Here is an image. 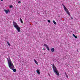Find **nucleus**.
<instances>
[{
    "instance_id": "obj_1",
    "label": "nucleus",
    "mask_w": 80,
    "mask_h": 80,
    "mask_svg": "<svg viewBox=\"0 0 80 80\" xmlns=\"http://www.w3.org/2000/svg\"><path fill=\"white\" fill-rule=\"evenodd\" d=\"M7 60L8 64L9 67L11 70H13V72H15L16 71V69H14V65H13V63L12 62V61H11L10 57H9L8 58H7Z\"/></svg>"
},
{
    "instance_id": "obj_2",
    "label": "nucleus",
    "mask_w": 80,
    "mask_h": 80,
    "mask_svg": "<svg viewBox=\"0 0 80 80\" xmlns=\"http://www.w3.org/2000/svg\"><path fill=\"white\" fill-rule=\"evenodd\" d=\"M13 24L15 28L18 31V32H20V27L18 26L17 23L13 21Z\"/></svg>"
},
{
    "instance_id": "obj_3",
    "label": "nucleus",
    "mask_w": 80,
    "mask_h": 80,
    "mask_svg": "<svg viewBox=\"0 0 80 80\" xmlns=\"http://www.w3.org/2000/svg\"><path fill=\"white\" fill-rule=\"evenodd\" d=\"M62 5L63 6V7L64 8V10L66 12V13H67V14L69 16H70V12H69V11H68V9L65 7V5H63V4H62Z\"/></svg>"
},
{
    "instance_id": "obj_4",
    "label": "nucleus",
    "mask_w": 80,
    "mask_h": 80,
    "mask_svg": "<svg viewBox=\"0 0 80 80\" xmlns=\"http://www.w3.org/2000/svg\"><path fill=\"white\" fill-rule=\"evenodd\" d=\"M53 66V69L54 72H55V71H57V68L55 67V65L54 64L52 65Z\"/></svg>"
},
{
    "instance_id": "obj_5",
    "label": "nucleus",
    "mask_w": 80,
    "mask_h": 80,
    "mask_svg": "<svg viewBox=\"0 0 80 80\" xmlns=\"http://www.w3.org/2000/svg\"><path fill=\"white\" fill-rule=\"evenodd\" d=\"M54 72L58 76H59V75H60V74L59 73V72H58V70H57V71H54Z\"/></svg>"
},
{
    "instance_id": "obj_6",
    "label": "nucleus",
    "mask_w": 80,
    "mask_h": 80,
    "mask_svg": "<svg viewBox=\"0 0 80 80\" xmlns=\"http://www.w3.org/2000/svg\"><path fill=\"white\" fill-rule=\"evenodd\" d=\"M36 72L38 75H40V70L39 69H37Z\"/></svg>"
},
{
    "instance_id": "obj_7",
    "label": "nucleus",
    "mask_w": 80,
    "mask_h": 80,
    "mask_svg": "<svg viewBox=\"0 0 80 80\" xmlns=\"http://www.w3.org/2000/svg\"><path fill=\"white\" fill-rule=\"evenodd\" d=\"M4 11L5 12H6V13H8V12H10L9 10H5Z\"/></svg>"
},
{
    "instance_id": "obj_8",
    "label": "nucleus",
    "mask_w": 80,
    "mask_h": 80,
    "mask_svg": "<svg viewBox=\"0 0 80 80\" xmlns=\"http://www.w3.org/2000/svg\"><path fill=\"white\" fill-rule=\"evenodd\" d=\"M54 51H55V49H54V48H51V52H54Z\"/></svg>"
},
{
    "instance_id": "obj_9",
    "label": "nucleus",
    "mask_w": 80,
    "mask_h": 80,
    "mask_svg": "<svg viewBox=\"0 0 80 80\" xmlns=\"http://www.w3.org/2000/svg\"><path fill=\"white\" fill-rule=\"evenodd\" d=\"M72 35L75 38H77V36H75V34H72Z\"/></svg>"
},
{
    "instance_id": "obj_10",
    "label": "nucleus",
    "mask_w": 80,
    "mask_h": 80,
    "mask_svg": "<svg viewBox=\"0 0 80 80\" xmlns=\"http://www.w3.org/2000/svg\"><path fill=\"white\" fill-rule=\"evenodd\" d=\"M20 20L21 21V23H23V21H22V18H20Z\"/></svg>"
},
{
    "instance_id": "obj_11",
    "label": "nucleus",
    "mask_w": 80,
    "mask_h": 80,
    "mask_svg": "<svg viewBox=\"0 0 80 80\" xmlns=\"http://www.w3.org/2000/svg\"><path fill=\"white\" fill-rule=\"evenodd\" d=\"M34 62L35 63H36L37 65H38V62L37 61V60L34 59Z\"/></svg>"
},
{
    "instance_id": "obj_12",
    "label": "nucleus",
    "mask_w": 80,
    "mask_h": 80,
    "mask_svg": "<svg viewBox=\"0 0 80 80\" xmlns=\"http://www.w3.org/2000/svg\"><path fill=\"white\" fill-rule=\"evenodd\" d=\"M53 23H54L55 25H57V22L54 20L53 21Z\"/></svg>"
},
{
    "instance_id": "obj_13",
    "label": "nucleus",
    "mask_w": 80,
    "mask_h": 80,
    "mask_svg": "<svg viewBox=\"0 0 80 80\" xmlns=\"http://www.w3.org/2000/svg\"><path fill=\"white\" fill-rule=\"evenodd\" d=\"M7 43L8 45H9V46H10V43H9V42H7Z\"/></svg>"
},
{
    "instance_id": "obj_14",
    "label": "nucleus",
    "mask_w": 80,
    "mask_h": 80,
    "mask_svg": "<svg viewBox=\"0 0 80 80\" xmlns=\"http://www.w3.org/2000/svg\"><path fill=\"white\" fill-rule=\"evenodd\" d=\"M44 45L45 46V47L46 48H47L48 47V46L46 44H44Z\"/></svg>"
},
{
    "instance_id": "obj_15",
    "label": "nucleus",
    "mask_w": 80,
    "mask_h": 80,
    "mask_svg": "<svg viewBox=\"0 0 80 80\" xmlns=\"http://www.w3.org/2000/svg\"><path fill=\"white\" fill-rule=\"evenodd\" d=\"M47 49V50H48V51H49V48H48V46L47 48H46Z\"/></svg>"
},
{
    "instance_id": "obj_16",
    "label": "nucleus",
    "mask_w": 80,
    "mask_h": 80,
    "mask_svg": "<svg viewBox=\"0 0 80 80\" xmlns=\"http://www.w3.org/2000/svg\"><path fill=\"white\" fill-rule=\"evenodd\" d=\"M12 7H13V6L12 5L10 6V8H12Z\"/></svg>"
},
{
    "instance_id": "obj_17",
    "label": "nucleus",
    "mask_w": 80,
    "mask_h": 80,
    "mask_svg": "<svg viewBox=\"0 0 80 80\" xmlns=\"http://www.w3.org/2000/svg\"><path fill=\"white\" fill-rule=\"evenodd\" d=\"M48 22L49 23H50V20H48Z\"/></svg>"
},
{
    "instance_id": "obj_18",
    "label": "nucleus",
    "mask_w": 80,
    "mask_h": 80,
    "mask_svg": "<svg viewBox=\"0 0 80 80\" xmlns=\"http://www.w3.org/2000/svg\"><path fill=\"white\" fill-rule=\"evenodd\" d=\"M21 3V2H20V1H19L18 2V3Z\"/></svg>"
},
{
    "instance_id": "obj_19",
    "label": "nucleus",
    "mask_w": 80,
    "mask_h": 80,
    "mask_svg": "<svg viewBox=\"0 0 80 80\" xmlns=\"http://www.w3.org/2000/svg\"><path fill=\"white\" fill-rule=\"evenodd\" d=\"M66 77H67V78H68V75H66Z\"/></svg>"
},
{
    "instance_id": "obj_20",
    "label": "nucleus",
    "mask_w": 80,
    "mask_h": 80,
    "mask_svg": "<svg viewBox=\"0 0 80 80\" xmlns=\"http://www.w3.org/2000/svg\"><path fill=\"white\" fill-rule=\"evenodd\" d=\"M71 19H73V18H72V17H71Z\"/></svg>"
},
{
    "instance_id": "obj_21",
    "label": "nucleus",
    "mask_w": 80,
    "mask_h": 80,
    "mask_svg": "<svg viewBox=\"0 0 80 80\" xmlns=\"http://www.w3.org/2000/svg\"><path fill=\"white\" fill-rule=\"evenodd\" d=\"M43 50H45V48H43Z\"/></svg>"
},
{
    "instance_id": "obj_22",
    "label": "nucleus",
    "mask_w": 80,
    "mask_h": 80,
    "mask_svg": "<svg viewBox=\"0 0 80 80\" xmlns=\"http://www.w3.org/2000/svg\"><path fill=\"white\" fill-rule=\"evenodd\" d=\"M2 2H3V0H1Z\"/></svg>"
}]
</instances>
